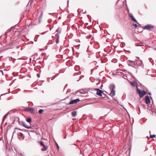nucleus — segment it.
<instances>
[{"label": "nucleus", "instance_id": "9", "mask_svg": "<svg viewBox=\"0 0 156 156\" xmlns=\"http://www.w3.org/2000/svg\"><path fill=\"white\" fill-rule=\"evenodd\" d=\"M54 37L55 40V42L57 44H58L59 42L58 38L59 35L58 34H56L55 35V37L54 36Z\"/></svg>", "mask_w": 156, "mask_h": 156}, {"label": "nucleus", "instance_id": "13", "mask_svg": "<svg viewBox=\"0 0 156 156\" xmlns=\"http://www.w3.org/2000/svg\"><path fill=\"white\" fill-rule=\"evenodd\" d=\"M130 84H131L133 86H136V87H137V83L136 82H135V81H133V82H130Z\"/></svg>", "mask_w": 156, "mask_h": 156}, {"label": "nucleus", "instance_id": "21", "mask_svg": "<svg viewBox=\"0 0 156 156\" xmlns=\"http://www.w3.org/2000/svg\"><path fill=\"white\" fill-rule=\"evenodd\" d=\"M155 135H152L150 136V138H153L155 137Z\"/></svg>", "mask_w": 156, "mask_h": 156}, {"label": "nucleus", "instance_id": "23", "mask_svg": "<svg viewBox=\"0 0 156 156\" xmlns=\"http://www.w3.org/2000/svg\"><path fill=\"white\" fill-rule=\"evenodd\" d=\"M133 25L136 28L137 27L136 24H133Z\"/></svg>", "mask_w": 156, "mask_h": 156}, {"label": "nucleus", "instance_id": "6", "mask_svg": "<svg viewBox=\"0 0 156 156\" xmlns=\"http://www.w3.org/2000/svg\"><path fill=\"white\" fill-rule=\"evenodd\" d=\"M79 101L80 100L79 99H77L74 100H71L69 102V105L76 104L79 102Z\"/></svg>", "mask_w": 156, "mask_h": 156}, {"label": "nucleus", "instance_id": "24", "mask_svg": "<svg viewBox=\"0 0 156 156\" xmlns=\"http://www.w3.org/2000/svg\"><path fill=\"white\" fill-rule=\"evenodd\" d=\"M57 144V148L58 149V146L57 144Z\"/></svg>", "mask_w": 156, "mask_h": 156}, {"label": "nucleus", "instance_id": "12", "mask_svg": "<svg viewBox=\"0 0 156 156\" xmlns=\"http://www.w3.org/2000/svg\"><path fill=\"white\" fill-rule=\"evenodd\" d=\"M115 88V85L114 84H111L109 86V88L111 90H114Z\"/></svg>", "mask_w": 156, "mask_h": 156}, {"label": "nucleus", "instance_id": "20", "mask_svg": "<svg viewBox=\"0 0 156 156\" xmlns=\"http://www.w3.org/2000/svg\"><path fill=\"white\" fill-rule=\"evenodd\" d=\"M40 144L41 146H42L43 147H44V146H45V145L44 144L43 142L42 141L40 142Z\"/></svg>", "mask_w": 156, "mask_h": 156}, {"label": "nucleus", "instance_id": "28", "mask_svg": "<svg viewBox=\"0 0 156 156\" xmlns=\"http://www.w3.org/2000/svg\"><path fill=\"white\" fill-rule=\"evenodd\" d=\"M136 58H139L138 57H136Z\"/></svg>", "mask_w": 156, "mask_h": 156}, {"label": "nucleus", "instance_id": "4", "mask_svg": "<svg viewBox=\"0 0 156 156\" xmlns=\"http://www.w3.org/2000/svg\"><path fill=\"white\" fill-rule=\"evenodd\" d=\"M22 123L23 126L26 128L28 129H31V128L30 125L29 123L27 124V123L24 122H22Z\"/></svg>", "mask_w": 156, "mask_h": 156}, {"label": "nucleus", "instance_id": "11", "mask_svg": "<svg viewBox=\"0 0 156 156\" xmlns=\"http://www.w3.org/2000/svg\"><path fill=\"white\" fill-rule=\"evenodd\" d=\"M110 96H113L115 95V91L114 90H111V92L110 94Z\"/></svg>", "mask_w": 156, "mask_h": 156}, {"label": "nucleus", "instance_id": "16", "mask_svg": "<svg viewBox=\"0 0 156 156\" xmlns=\"http://www.w3.org/2000/svg\"><path fill=\"white\" fill-rule=\"evenodd\" d=\"M43 147V148L41 149V150L43 151H46L48 148V147H46L45 146H44V147Z\"/></svg>", "mask_w": 156, "mask_h": 156}, {"label": "nucleus", "instance_id": "27", "mask_svg": "<svg viewBox=\"0 0 156 156\" xmlns=\"http://www.w3.org/2000/svg\"><path fill=\"white\" fill-rule=\"evenodd\" d=\"M154 50H155L156 51V48H154Z\"/></svg>", "mask_w": 156, "mask_h": 156}, {"label": "nucleus", "instance_id": "19", "mask_svg": "<svg viewBox=\"0 0 156 156\" xmlns=\"http://www.w3.org/2000/svg\"><path fill=\"white\" fill-rule=\"evenodd\" d=\"M27 122L30 123L31 121V119L30 118H29L27 120Z\"/></svg>", "mask_w": 156, "mask_h": 156}, {"label": "nucleus", "instance_id": "2", "mask_svg": "<svg viewBox=\"0 0 156 156\" xmlns=\"http://www.w3.org/2000/svg\"><path fill=\"white\" fill-rule=\"evenodd\" d=\"M137 92L139 94L140 98H142L144 95L146 94V93L144 90L141 91L137 87Z\"/></svg>", "mask_w": 156, "mask_h": 156}, {"label": "nucleus", "instance_id": "10", "mask_svg": "<svg viewBox=\"0 0 156 156\" xmlns=\"http://www.w3.org/2000/svg\"><path fill=\"white\" fill-rule=\"evenodd\" d=\"M145 102L146 104H148L150 102V99L149 97L147 95L145 97Z\"/></svg>", "mask_w": 156, "mask_h": 156}, {"label": "nucleus", "instance_id": "1", "mask_svg": "<svg viewBox=\"0 0 156 156\" xmlns=\"http://www.w3.org/2000/svg\"><path fill=\"white\" fill-rule=\"evenodd\" d=\"M21 131H22V130L17 128H15L13 133L12 136H14L17 135V136H19L20 137H22L23 135L20 132Z\"/></svg>", "mask_w": 156, "mask_h": 156}, {"label": "nucleus", "instance_id": "17", "mask_svg": "<svg viewBox=\"0 0 156 156\" xmlns=\"http://www.w3.org/2000/svg\"><path fill=\"white\" fill-rule=\"evenodd\" d=\"M44 112V110L42 109H40L38 111V113L39 114H41Z\"/></svg>", "mask_w": 156, "mask_h": 156}, {"label": "nucleus", "instance_id": "31", "mask_svg": "<svg viewBox=\"0 0 156 156\" xmlns=\"http://www.w3.org/2000/svg\"><path fill=\"white\" fill-rule=\"evenodd\" d=\"M53 80V79H51V80Z\"/></svg>", "mask_w": 156, "mask_h": 156}, {"label": "nucleus", "instance_id": "32", "mask_svg": "<svg viewBox=\"0 0 156 156\" xmlns=\"http://www.w3.org/2000/svg\"><path fill=\"white\" fill-rule=\"evenodd\" d=\"M18 137L19 138V139H20V138H19V137Z\"/></svg>", "mask_w": 156, "mask_h": 156}, {"label": "nucleus", "instance_id": "26", "mask_svg": "<svg viewBox=\"0 0 156 156\" xmlns=\"http://www.w3.org/2000/svg\"><path fill=\"white\" fill-rule=\"evenodd\" d=\"M69 1L68 0V1H67V5H68Z\"/></svg>", "mask_w": 156, "mask_h": 156}, {"label": "nucleus", "instance_id": "25", "mask_svg": "<svg viewBox=\"0 0 156 156\" xmlns=\"http://www.w3.org/2000/svg\"><path fill=\"white\" fill-rule=\"evenodd\" d=\"M37 77H40V76H39V74H37Z\"/></svg>", "mask_w": 156, "mask_h": 156}, {"label": "nucleus", "instance_id": "18", "mask_svg": "<svg viewBox=\"0 0 156 156\" xmlns=\"http://www.w3.org/2000/svg\"><path fill=\"white\" fill-rule=\"evenodd\" d=\"M9 114V113H8L5 115V116L3 117V121L6 119V118L7 116Z\"/></svg>", "mask_w": 156, "mask_h": 156}, {"label": "nucleus", "instance_id": "22", "mask_svg": "<svg viewBox=\"0 0 156 156\" xmlns=\"http://www.w3.org/2000/svg\"><path fill=\"white\" fill-rule=\"evenodd\" d=\"M0 74H2V75H3V73L2 70H0Z\"/></svg>", "mask_w": 156, "mask_h": 156}, {"label": "nucleus", "instance_id": "7", "mask_svg": "<svg viewBox=\"0 0 156 156\" xmlns=\"http://www.w3.org/2000/svg\"><path fill=\"white\" fill-rule=\"evenodd\" d=\"M153 28V26L151 25H147L143 27V29H144L149 30L152 29Z\"/></svg>", "mask_w": 156, "mask_h": 156}, {"label": "nucleus", "instance_id": "30", "mask_svg": "<svg viewBox=\"0 0 156 156\" xmlns=\"http://www.w3.org/2000/svg\"><path fill=\"white\" fill-rule=\"evenodd\" d=\"M149 59H151V58H149Z\"/></svg>", "mask_w": 156, "mask_h": 156}, {"label": "nucleus", "instance_id": "8", "mask_svg": "<svg viewBox=\"0 0 156 156\" xmlns=\"http://www.w3.org/2000/svg\"><path fill=\"white\" fill-rule=\"evenodd\" d=\"M128 65L133 66L135 64V62L133 61L128 60L127 62Z\"/></svg>", "mask_w": 156, "mask_h": 156}, {"label": "nucleus", "instance_id": "14", "mask_svg": "<svg viewBox=\"0 0 156 156\" xmlns=\"http://www.w3.org/2000/svg\"><path fill=\"white\" fill-rule=\"evenodd\" d=\"M130 17L131 18V19L134 21L135 22H137L136 20L134 18L133 16L132 15V14H130Z\"/></svg>", "mask_w": 156, "mask_h": 156}, {"label": "nucleus", "instance_id": "15", "mask_svg": "<svg viewBox=\"0 0 156 156\" xmlns=\"http://www.w3.org/2000/svg\"><path fill=\"white\" fill-rule=\"evenodd\" d=\"M77 112L76 111H74L72 112L71 114L73 117H75L76 115Z\"/></svg>", "mask_w": 156, "mask_h": 156}, {"label": "nucleus", "instance_id": "29", "mask_svg": "<svg viewBox=\"0 0 156 156\" xmlns=\"http://www.w3.org/2000/svg\"><path fill=\"white\" fill-rule=\"evenodd\" d=\"M149 133H151V131H149Z\"/></svg>", "mask_w": 156, "mask_h": 156}, {"label": "nucleus", "instance_id": "5", "mask_svg": "<svg viewBox=\"0 0 156 156\" xmlns=\"http://www.w3.org/2000/svg\"><path fill=\"white\" fill-rule=\"evenodd\" d=\"M25 111L26 112H29L33 114L34 112V109L33 108L29 107L26 108L25 109Z\"/></svg>", "mask_w": 156, "mask_h": 156}, {"label": "nucleus", "instance_id": "3", "mask_svg": "<svg viewBox=\"0 0 156 156\" xmlns=\"http://www.w3.org/2000/svg\"><path fill=\"white\" fill-rule=\"evenodd\" d=\"M94 90H95L97 91L96 93L97 95L100 96H102V94H103L105 95V94L103 93V91H102L101 90L98 89H95Z\"/></svg>", "mask_w": 156, "mask_h": 156}]
</instances>
